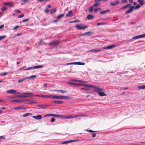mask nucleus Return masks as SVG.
Instances as JSON below:
<instances>
[{
  "label": "nucleus",
  "mask_w": 145,
  "mask_h": 145,
  "mask_svg": "<svg viewBox=\"0 0 145 145\" xmlns=\"http://www.w3.org/2000/svg\"><path fill=\"white\" fill-rule=\"evenodd\" d=\"M96 92H98L99 94L101 96H106V94L103 92V89L99 87L98 88L96 89Z\"/></svg>",
  "instance_id": "obj_1"
},
{
  "label": "nucleus",
  "mask_w": 145,
  "mask_h": 145,
  "mask_svg": "<svg viewBox=\"0 0 145 145\" xmlns=\"http://www.w3.org/2000/svg\"><path fill=\"white\" fill-rule=\"evenodd\" d=\"M22 95H33L35 97H42L48 98L49 95H33V93H22Z\"/></svg>",
  "instance_id": "obj_2"
},
{
  "label": "nucleus",
  "mask_w": 145,
  "mask_h": 145,
  "mask_svg": "<svg viewBox=\"0 0 145 145\" xmlns=\"http://www.w3.org/2000/svg\"><path fill=\"white\" fill-rule=\"evenodd\" d=\"M7 92L8 93H10V94H22V93H20L17 92L14 89H10L8 90L7 91Z\"/></svg>",
  "instance_id": "obj_3"
},
{
  "label": "nucleus",
  "mask_w": 145,
  "mask_h": 145,
  "mask_svg": "<svg viewBox=\"0 0 145 145\" xmlns=\"http://www.w3.org/2000/svg\"><path fill=\"white\" fill-rule=\"evenodd\" d=\"M62 96H56L54 95H49L48 98L58 99H62Z\"/></svg>",
  "instance_id": "obj_4"
},
{
  "label": "nucleus",
  "mask_w": 145,
  "mask_h": 145,
  "mask_svg": "<svg viewBox=\"0 0 145 145\" xmlns=\"http://www.w3.org/2000/svg\"><path fill=\"white\" fill-rule=\"evenodd\" d=\"M79 140H69L65 141L61 143L62 144H66L71 143L72 142H75L76 141H78Z\"/></svg>",
  "instance_id": "obj_5"
},
{
  "label": "nucleus",
  "mask_w": 145,
  "mask_h": 145,
  "mask_svg": "<svg viewBox=\"0 0 145 145\" xmlns=\"http://www.w3.org/2000/svg\"><path fill=\"white\" fill-rule=\"evenodd\" d=\"M75 27L77 28L78 29H84L88 27L87 25H85L84 26H81L80 25L78 24L76 25Z\"/></svg>",
  "instance_id": "obj_6"
},
{
  "label": "nucleus",
  "mask_w": 145,
  "mask_h": 145,
  "mask_svg": "<svg viewBox=\"0 0 145 145\" xmlns=\"http://www.w3.org/2000/svg\"><path fill=\"white\" fill-rule=\"evenodd\" d=\"M87 116V115L86 114H79L75 115H73V118H75L76 117H85Z\"/></svg>",
  "instance_id": "obj_7"
},
{
  "label": "nucleus",
  "mask_w": 145,
  "mask_h": 145,
  "mask_svg": "<svg viewBox=\"0 0 145 145\" xmlns=\"http://www.w3.org/2000/svg\"><path fill=\"white\" fill-rule=\"evenodd\" d=\"M134 6H132L130 7L129 8V10L126 11L125 12V14H127L128 13H129L133 11V10L134 9Z\"/></svg>",
  "instance_id": "obj_8"
},
{
  "label": "nucleus",
  "mask_w": 145,
  "mask_h": 145,
  "mask_svg": "<svg viewBox=\"0 0 145 145\" xmlns=\"http://www.w3.org/2000/svg\"><path fill=\"white\" fill-rule=\"evenodd\" d=\"M9 101L11 102H18V103H22L23 101L22 99L19 100L14 99L12 100H10Z\"/></svg>",
  "instance_id": "obj_9"
},
{
  "label": "nucleus",
  "mask_w": 145,
  "mask_h": 145,
  "mask_svg": "<svg viewBox=\"0 0 145 145\" xmlns=\"http://www.w3.org/2000/svg\"><path fill=\"white\" fill-rule=\"evenodd\" d=\"M59 41L57 40H54L52 42L49 43L48 44V45L50 46L53 45H57L59 44Z\"/></svg>",
  "instance_id": "obj_10"
},
{
  "label": "nucleus",
  "mask_w": 145,
  "mask_h": 145,
  "mask_svg": "<svg viewBox=\"0 0 145 145\" xmlns=\"http://www.w3.org/2000/svg\"><path fill=\"white\" fill-rule=\"evenodd\" d=\"M3 4L4 5L8 6L10 7H12L14 5V4L13 3H8V2L4 3H3Z\"/></svg>",
  "instance_id": "obj_11"
},
{
  "label": "nucleus",
  "mask_w": 145,
  "mask_h": 145,
  "mask_svg": "<svg viewBox=\"0 0 145 145\" xmlns=\"http://www.w3.org/2000/svg\"><path fill=\"white\" fill-rule=\"evenodd\" d=\"M116 46V45H113L111 46H108L106 47H103V49H106L107 48L108 49H111L113 48Z\"/></svg>",
  "instance_id": "obj_12"
},
{
  "label": "nucleus",
  "mask_w": 145,
  "mask_h": 145,
  "mask_svg": "<svg viewBox=\"0 0 145 145\" xmlns=\"http://www.w3.org/2000/svg\"><path fill=\"white\" fill-rule=\"evenodd\" d=\"M68 84H69L72 85L74 86H80V83H77L73 82H68Z\"/></svg>",
  "instance_id": "obj_13"
},
{
  "label": "nucleus",
  "mask_w": 145,
  "mask_h": 145,
  "mask_svg": "<svg viewBox=\"0 0 145 145\" xmlns=\"http://www.w3.org/2000/svg\"><path fill=\"white\" fill-rule=\"evenodd\" d=\"M32 117L36 120H40L42 118V116L41 115H39L37 116H33Z\"/></svg>",
  "instance_id": "obj_14"
},
{
  "label": "nucleus",
  "mask_w": 145,
  "mask_h": 145,
  "mask_svg": "<svg viewBox=\"0 0 145 145\" xmlns=\"http://www.w3.org/2000/svg\"><path fill=\"white\" fill-rule=\"evenodd\" d=\"M119 3V1L118 0H117L115 1V2H114V3L110 2V4L112 6H115V5H117V4H118Z\"/></svg>",
  "instance_id": "obj_15"
},
{
  "label": "nucleus",
  "mask_w": 145,
  "mask_h": 145,
  "mask_svg": "<svg viewBox=\"0 0 145 145\" xmlns=\"http://www.w3.org/2000/svg\"><path fill=\"white\" fill-rule=\"evenodd\" d=\"M138 2L141 6H142L145 4L144 0H138Z\"/></svg>",
  "instance_id": "obj_16"
},
{
  "label": "nucleus",
  "mask_w": 145,
  "mask_h": 145,
  "mask_svg": "<svg viewBox=\"0 0 145 145\" xmlns=\"http://www.w3.org/2000/svg\"><path fill=\"white\" fill-rule=\"evenodd\" d=\"M72 15V10L70 11L66 15L65 17L71 16Z\"/></svg>",
  "instance_id": "obj_17"
},
{
  "label": "nucleus",
  "mask_w": 145,
  "mask_h": 145,
  "mask_svg": "<svg viewBox=\"0 0 145 145\" xmlns=\"http://www.w3.org/2000/svg\"><path fill=\"white\" fill-rule=\"evenodd\" d=\"M91 87L92 88H93L95 89V91L96 90V89L97 88H98L99 87L96 86H93V85H89V87Z\"/></svg>",
  "instance_id": "obj_18"
},
{
  "label": "nucleus",
  "mask_w": 145,
  "mask_h": 145,
  "mask_svg": "<svg viewBox=\"0 0 145 145\" xmlns=\"http://www.w3.org/2000/svg\"><path fill=\"white\" fill-rule=\"evenodd\" d=\"M48 105H38V107H40L43 109H44L46 108V107Z\"/></svg>",
  "instance_id": "obj_19"
},
{
  "label": "nucleus",
  "mask_w": 145,
  "mask_h": 145,
  "mask_svg": "<svg viewBox=\"0 0 145 145\" xmlns=\"http://www.w3.org/2000/svg\"><path fill=\"white\" fill-rule=\"evenodd\" d=\"M94 18V16L91 15L89 14L87 16V18L88 20H90Z\"/></svg>",
  "instance_id": "obj_20"
},
{
  "label": "nucleus",
  "mask_w": 145,
  "mask_h": 145,
  "mask_svg": "<svg viewBox=\"0 0 145 145\" xmlns=\"http://www.w3.org/2000/svg\"><path fill=\"white\" fill-rule=\"evenodd\" d=\"M110 11L109 10H105V11H103L100 12V14H104L106 12H109Z\"/></svg>",
  "instance_id": "obj_21"
},
{
  "label": "nucleus",
  "mask_w": 145,
  "mask_h": 145,
  "mask_svg": "<svg viewBox=\"0 0 145 145\" xmlns=\"http://www.w3.org/2000/svg\"><path fill=\"white\" fill-rule=\"evenodd\" d=\"M56 90L58 92H60L62 93H66L67 92V91L65 90Z\"/></svg>",
  "instance_id": "obj_22"
},
{
  "label": "nucleus",
  "mask_w": 145,
  "mask_h": 145,
  "mask_svg": "<svg viewBox=\"0 0 145 145\" xmlns=\"http://www.w3.org/2000/svg\"><path fill=\"white\" fill-rule=\"evenodd\" d=\"M43 67V65H39L33 66V69H38L42 68Z\"/></svg>",
  "instance_id": "obj_23"
},
{
  "label": "nucleus",
  "mask_w": 145,
  "mask_h": 145,
  "mask_svg": "<svg viewBox=\"0 0 145 145\" xmlns=\"http://www.w3.org/2000/svg\"><path fill=\"white\" fill-rule=\"evenodd\" d=\"M53 103L57 104H63V102L62 101H55Z\"/></svg>",
  "instance_id": "obj_24"
},
{
  "label": "nucleus",
  "mask_w": 145,
  "mask_h": 145,
  "mask_svg": "<svg viewBox=\"0 0 145 145\" xmlns=\"http://www.w3.org/2000/svg\"><path fill=\"white\" fill-rule=\"evenodd\" d=\"M37 77L36 75H33L29 76H27V79H28V78L29 79H33Z\"/></svg>",
  "instance_id": "obj_25"
},
{
  "label": "nucleus",
  "mask_w": 145,
  "mask_h": 145,
  "mask_svg": "<svg viewBox=\"0 0 145 145\" xmlns=\"http://www.w3.org/2000/svg\"><path fill=\"white\" fill-rule=\"evenodd\" d=\"M131 5V4H127V5L121 8H120V9H124V8H127V7H128L130 6V5Z\"/></svg>",
  "instance_id": "obj_26"
},
{
  "label": "nucleus",
  "mask_w": 145,
  "mask_h": 145,
  "mask_svg": "<svg viewBox=\"0 0 145 145\" xmlns=\"http://www.w3.org/2000/svg\"><path fill=\"white\" fill-rule=\"evenodd\" d=\"M56 8H53L50 11V13L51 14L54 13V12H56Z\"/></svg>",
  "instance_id": "obj_27"
},
{
  "label": "nucleus",
  "mask_w": 145,
  "mask_h": 145,
  "mask_svg": "<svg viewBox=\"0 0 145 145\" xmlns=\"http://www.w3.org/2000/svg\"><path fill=\"white\" fill-rule=\"evenodd\" d=\"M62 99H69L70 98L66 96H62Z\"/></svg>",
  "instance_id": "obj_28"
},
{
  "label": "nucleus",
  "mask_w": 145,
  "mask_h": 145,
  "mask_svg": "<svg viewBox=\"0 0 145 145\" xmlns=\"http://www.w3.org/2000/svg\"><path fill=\"white\" fill-rule=\"evenodd\" d=\"M27 77H26V78H22L20 80H19L18 81V83H20V82H21L23 81H24L26 80H27Z\"/></svg>",
  "instance_id": "obj_29"
},
{
  "label": "nucleus",
  "mask_w": 145,
  "mask_h": 145,
  "mask_svg": "<svg viewBox=\"0 0 145 145\" xmlns=\"http://www.w3.org/2000/svg\"><path fill=\"white\" fill-rule=\"evenodd\" d=\"M101 51V50H96L95 49H92V50H89L88 51H87L88 52H99Z\"/></svg>",
  "instance_id": "obj_30"
},
{
  "label": "nucleus",
  "mask_w": 145,
  "mask_h": 145,
  "mask_svg": "<svg viewBox=\"0 0 145 145\" xmlns=\"http://www.w3.org/2000/svg\"><path fill=\"white\" fill-rule=\"evenodd\" d=\"M64 118L65 119H70L73 118V115L69 116H65L64 117Z\"/></svg>",
  "instance_id": "obj_31"
},
{
  "label": "nucleus",
  "mask_w": 145,
  "mask_h": 145,
  "mask_svg": "<svg viewBox=\"0 0 145 145\" xmlns=\"http://www.w3.org/2000/svg\"><path fill=\"white\" fill-rule=\"evenodd\" d=\"M23 106H20L18 107H16L14 108V109L16 110L17 109H21L22 108Z\"/></svg>",
  "instance_id": "obj_32"
},
{
  "label": "nucleus",
  "mask_w": 145,
  "mask_h": 145,
  "mask_svg": "<svg viewBox=\"0 0 145 145\" xmlns=\"http://www.w3.org/2000/svg\"><path fill=\"white\" fill-rule=\"evenodd\" d=\"M80 86H83L85 87H89V85L88 84H81L80 83Z\"/></svg>",
  "instance_id": "obj_33"
},
{
  "label": "nucleus",
  "mask_w": 145,
  "mask_h": 145,
  "mask_svg": "<svg viewBox=\"0 0 145 145\" xmlns=\"http://www.w3.org/2000/svg\"><path fill=\"white\" fill-rule=\"evenodd\" d=\"M31 115V113H27L26 114H24L23 116V117H26L28 116L29 115Z\"/></svg>",
  "instance_id": "obj_34"
},
{
  "label": "nucleus",
  "mask_w": 145,
  "mask_h": 145,
  "mask_svg": "<svg viewBox=\"0 0 145 145\" xmlns=\"http://www.w3.org/2000/svg\"><path fill=\"white\" fill-rule=\"evenodd\" d=\"M94 9L93 7V6L91 7L89 9V11L90 12H91Z\"/></svg>",
  "instance_id": "obj_35"
},
{
  "label": "nucleus",
  "mask_w": 145,
  "mask_h": 145,
  "mask_svg": "<svg viewBox=\"0 0 145 145\" xmlns=\"http://www.w3.org/2000/svg\"><path fill=\"white\" fill-rule=\"evenodd\" d=\"M137 36L138 37V39L140 38H142L144 37H145V34L138 35V36Z\"/></svg>",
  "instance_id": "obj_36"
},
{
  "label": "nucleus",
  "mask_w": 145,
  "mask_h": 145,
  "mask_svg": "<svg viewBox=\"0 0 145 145\" xmlns=\"http://www.w3.org/2000/svg\"><path fill=\"white\" fill-rule=\"evenodd\" d=\"M138 88L139 89H145V85L139 86Z\"/></svg>",
  "instance_id": "obj_37"
},
{
  "label": "nucleus",
  "mask_w": 145,
  "mask_h": 145,
  "mask_svg": "<svg viewBox=\"0 0 145 145\" xmlns=\"http://www.w3.org/2000/svg\"><path fill=\"white\" fill-rule=\"evenodd\" d=\"M54 114H48L44 116L45 117H47V116H54Z\"/></svg>",
  "instance_id": "obj_38"
},
{
  "label": "nucleus",
  "mask_w": 145,
  "mask_h": 145,
  "mask_svg": "<svg viewBox=\"0 0 145 145\" xmlns=\"http://www.w3.org/2000/svg\"><path fill=\"white\" fill-rule=\"evenodd\" d=\"M6 37V35L0 36V40L5 38Z\"/></svg>",
  "instance_id": "obj_39"
},
{
  "label": "nucleus",
  "mask_w": 145,
  "mask_h": 145,
  "mask_svg": "<svg viewBox=\"0 0 145 145\" xmlns=\"http://www.w3.org/2000/svg\"><path fill=\"white\" fill-rule=\"evenodd\" d=\"M76 63V64L78 65H84L85 63H81L80 62H77Z\"/></svg>",
  "instance_id": "obj_40"
},
{
  "label": "nucleus",
  "mask_w": 145,
  "mask_h": 145,
  "mask_svg": "<svg viewBox=\"0 0 145 145\" xmlns=\"http://www.w3.org/2000/svg\"><path fill=\"white\" fill-rule=\"evenodd\" d=\"M64 16V14H61L59 15L57 17V18H61V17Z\"/></svg>",
  "instance_id": "obj_41"
},
{
  "label": "nucleus",
  "mask_w": 145,
  "mask_h": 145,
  "mask_svg": "<svg viewBox=\"0 0 145 145\" xmlns=\"http://www.w3.org/2000/svg\"><path fill=\"white\" fill-rule=\"evenodd\" d=\"M33 69V67H29L28 68H27L26 69H24V70L25 71V70H30L31 69Z\"/></svg>",
  "instance_id": "obj_42"
},
{
  "label": "nucleus",
  "mask_w": 145,
  "mask_h": 145,
  "mask_svg": "<svg viewBox=\"0 0 145 145\" xmlns=\"http://www.w3.org/2000/svg\"><path fill=\"white\" fill-rule=\"evenodd\" d=\"M20 97H24V98H26V97H30V96L28 95H22L21 96H20Z\"/></svg>",
  "instance_id": "obj_43"
},
{
  "label": "nucleus",
  "mask_w": 145,
  "mask_h": 145,
  "mask_svg": "<svg viewBox=\"0 0 145 145\" xmlns=\"http://www.w3.org/2000/svg\"><path fill=\"white\" fill-rule=\"evenodd\" d=\"M54 116L57 117H62V116L61 115L54 114Z\"/></svg>",
  "instance_id": "obj_44"
},
{
  "label": "nucleus",
  "mask_w": 145,
  "mask_h": 145,
  "mask_svg": "<svg viewBox=\"0 0 145 145\" xmlns=\"http://www.w3.org/2000/svg\"><path fill=\"white\" fill-rule=\"evenodd\" d=\"M89 87H85V88H81L82 90H88V88Z\"/></svg>",
  "instance_id": "obj_45"
},
{
  "label": "nucleus",
  "mask_w": 145,
  "mask_h": 145,
  "mask_svg": "<svg viewBox=\"0 0 145 145\" xmlns=\"http://www.w3.org/2000/svg\"><path fill=\"white\" fill-rule=\"evenodd\" d=\"M140 6L141 5H137L135 7L134 6V9H137V8H138L140 7Z\"/></svg>",
  "instance_id": "obj_46"
},
{
  "label": "nucleus",
  "mask_w": 145,
  "mask_h": 145,
  "mask_svg": "<svg viewBox=\"0 0 145 145\" xmlns=\"http://www.w3.org/2000/svg\"><path fill=\"white\" fill-rule=\"evenodd\" d=\"M76 65V62H73V63H68L67 64V65Z\"/></svg>",
  "instance_id": "obj_47"
},
{
  "label": "nucleus",
  "mask_w": 145,
  "mask_h": 145,
  "mask_svg": "<svg viewBox=\"0 0 145 145\" xmlns=\"http://www.w3.org/2000/svg\"><path fill=\"white\" fill-rule=\"evenodd\" d=\"M81 80H75V79H73V80H72V81H74V82H81Z\"/></svg>",
  "instance_id": "obj_48"
},
{
  "label": "nucleus",
  "mask_w": 145,
  "mask_h": 145,
  "mask_svg": "<svg viewBox=\"0 0 145 145\" xmlns=\"http://www.w3.org/2000/svg\"><path fill=\"white\" fill-rule=\"evenodd\" d=\"M6 9H7V7H4V6L3 7L1 8V9L2 10V11H4V10H5Z\"/></svg>",
  "instance_id": "obj_49"
},
{
  "label": "nucleus",
  "mask_w": 145,
  "mask_h": 145,
  "mask_svg": "<svg viewBox=\"0 0 145 145\" xmlns=\"http://www.w3.org/2000/svg\"><path fill=\"white\" fill-rule=\"evenodd\" d=\"M87 131L88 132H91V133H94V132H95V131H93L91 129L87 130Z\"/></svg>",
  "instance_id": "obj_50"
},
{
  "label": "nucleus",
  "mask_w": 145,
  "mask_h": 145,
  "mask_svg": "<svg viewBox=\"0 0 145 145\" xmlns=\"http://www.w3.org/2000/svg\"><path fill=\"white\" fill-rule=\"evenodd\" d=\"M99 3L98 2L96 3L93 5V6L94 7H96L99 5Z\"/></svg>",
  "instance_id": "obj_51"
},
{
  "label": "nucleus",
  "mask_w": 145,
  "mask_h": 145,
  "mask_svg": "<svg viewBox=\"0 0 145 145\" xmlns=\"http://www.w3.org/2000/svg\"><path fill=\"white\" fill-rule=\"evenodd\" d=\"M30 99H22V101H23V102L25 101H29L30 100Z\"/></svg>",
  "instance_id": "obj_52"
},
{
  "label": "nucleus",
  "mask_w": 145,
  "mask_h": 145,
  "mask_svg": "<svg viewBox=\"0 0 145 145\" xmlns=\"http://www.w3.org/2000/svg\"><path fill=\"white\" fill-rule=\"evenodd\" d=\"M8 74V73L7 72H4L2 74H1L0 76H4V75H7Z\"/></svg>",
  "instance_id": "obj_53"
},
{
  "label": "nucleus",
  "mask_w": 145,
  "mask_h": 145,
  "mask_svg": "<svg viewBox=\"0 0 145 145\" xmlns=\"http://www.w3.org/2000/svg\"><path fill=\"white\" fill-rule=\"evenodd\" d=\"M15 11L18 13H20L21 12V11L19 10L18 9H15Z\"/></svg>",
  "instance_id": "obj_54"
},
{
  "label": "nucleus",
  "mask_w": 145,
  "mask_h": 145,
  "mask_svg": "<svg viewBox=\"0 0 145 145\" xmlns=\"http://www.w3.org/2000/svg\"><path fill=\"white\" fill-rule=\"evenodd\" d=\"M104 24V23L99 22V23H98L97 24V25H103Z\"/></svg>",
  "instance_id": "obj_55"
},
{
  "label": "nucleus",
  "mask_w": 145,
  "mask_h": 145,
  "mask_svg": "<svg viewBox=\"0 0 145 145\" xmlns=\"http://www.w3.org/2000/svg\"><path fill=\"white\" fill-rule=\"evenodd\" d=\"M86 35H89L91 34L92 33V32H86Z\"/></svg>",
  "instance_id": "obj_56"
},
{
  "label": "nucleus",
  "mask_w": 145,
  "mask_h": 145,
  "mask_svg": "<svg viewBox=\"0 0 145 145\" xmlns=\"http://www.w3.org/2000/svg\"><path fill=\"white\" fill-rule=\"evenodd\" d=\"M24 16V15L23 14H21L20 15H19L18 16V18H20L23 17Z\"/></svg>",
  "instance_id": "obj_57"
},
{
  "label": "nucleus",
  "mask_w": 145,
  "mask_h": 145,
  "mask_svg": "<svg viewBox=\"0 0 145 145\" xmlns=\"http://www.w3.org/2000/svg\"><path fill=\"white\" fill-rule=\"evenodd\" d=\"M49 11V9L48 8H46L44 10V12L46 13L48 12Z\"/></svg>",
  "instance_id": "obj_58"
},
{
  "label": "nucleus",
  "mask_w": 145,
  "mask_h": 145,
  "mask_svg": "<svg viewBox=\"0 0 145 145\" xmlns=\"http://www.w3.org/2000/svg\"><path fill=\"white\" fill-rule=\"evenodd\" d=\"M29 20V19H26L23 20L22 21V22H26V21Z\"/></svg>",
  "instance_id": "obj_59"
},
{
  "label": "nucleus",
  "mask_w": 145,
  "mask_h": 145,
  "mask_svg": "<svg viewBox=\"0 0 145 145\" xmlns=\"http://www.w3.org/2000/svg\"><path fill=\"white\" fill-rule=\"evenodd\" d=\"M74 22H79L80 20L78 19H76L74 21Z\"/></svg>",
  "instance_id": "obj_60"
},
{
  "label": "nucleus",
  "mask_w": 145,
  "mask_h": 145,
  "mask_svg": "<svg viewBox=\"0 0 145 145\" xmlns=\"http://www.w3.org/2000/svg\"><path fill=\"white\" fill-rule=\"evenodd\" d=\"M55 118H52V119L51 120V121L52 122H53L55 121Z\"/></svg>",
  "instance_id": "obj_61"
},
{
  "label": "nucleus",
  "mask_w": 145,
  "mask_h": 145,
  "mask_svg": "<svg viewBox=\"0 0 145 145\" xmlns=\"http://www.w3.org/2000/svg\"><path fill=\"white\" fill-rule=\"evenodd\" d=\"M127 2L126 0H123L121 2L123 3H125Z\"/></svg>",
  "instance_id": "obj_62"
},
{
  "label": "nucleus",
  "mask_w": 145,
  "mask_h": 145,
  "mask_svg": "<svg viewBox=\"0 0 145 145\" xmlns=\"http://www.w3.org/2000/svg\"><path fill=\"white\" fill-rule=\"evenodd\" d=\"M4 24L0 25V29H2L4 27Z\"/></svg>",
  "instance_id": "obj_63"
},
{
  "label": "nucleus",
  "mask_w": 145,
  "mask_h": 145,
  "mask_svg": "<svg viewBox=\"0 0 145 145\" xmlns=\"http://www.w3.org/2000/svg\"><path fill=\"white\" fill-rule=\"evenodd\" d=\"M19 27V26L18 25H16V26H15L14 28L13 29H17V28H18Z\"/></svg>",
  "instance_id": "obj_64"
}]
</instances>
